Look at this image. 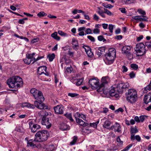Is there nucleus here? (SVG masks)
<instances>
[{"mask_svg":"<svg viewBox=\"0 0 151 151\" xmlns=\"http://www.w3.org/2000/svg\"><path fill=\"white\" fill-rule=\"evenodd\" d=\"M51 36L54 39L58 40H59L60 39V37L58 36L57 32H55L52 33L51 35Z\"/></svg>","mask_w":151,"mask_h":151,"instance_id":"24","label":"nucleus"},{"mask_svg":"<svg viewBox=\"0 0 151 151\" xmlns=\"http://www.w3.org/2000/svg\"><path fill=\"white\" fill-rule=\"evenodd\" d=\"M68 95L69 96H70L72 97H74L78 95V94L75 93H68Z\"/></svg>","mask_w":151,"mask_h":151,"instance_id":"44","label":"nucleus"},{"mask_svg":"<svg viewBox=\"0 0 151 151\" xmlns=\"http://www.w3.org/2000/svg\"><path fill=\"white\" fill-rule=\"evenodd\" d=\"M6 83L10 88H17L21 87L23 85L22 79L18 76H16L8 79Z\"/></svg>","mask_w":151,"mask_h":151,"instance_id":"1","label":"nucleus"},{"mask_svg":"<svg viewBox=\"0 0 151 151\" xmlns=\"http://www.w3.org/2000/svg\"><path fill=\"white\" fill-rule=\"evenodd\" d=\"M122 38V35H116L115 37V39L117 40H120Z\"/></svg>","mask_w":151,"mask_h":151,"instance_id":"59","label":"nucleus"},{"mask_svg":"<svg viewBox=\"0 0 151 151\" xmlns=\"http://www.w3.org/2000/svg\"><path fill=\"white\" fill-rule=\"evenodd\" d=\"M127 56L128 57V58L129 60H131L133 58V55L130 52L128 53L127 54Z\"/></svg>","mask_w":151,"mask_h":151,"instance_id":"50","label":"nucleus"},{"mask_svg":"<svg viewBox=\"0 0 151 151\" xmlns=\"http://www.w3.org/2000/svg\"><path fill=\"white\" fill-rule=\"evenodd\" d=\"M92 33L91 30L90 28H88L86 31V34H90Z\"/></svg>","mask_w":151,"mask_h":151,"instance_id":"54","label":"nucleus"},{"mask_svg":"<svg viewBox=\"0 0 151 151\" xmlns=\"http://www.w3.org/2000/svg\"><path fill=\"white\" fill-rule=\"evenodd\" d=\"M58 33L60 35L63 36H67V34L63 32L62 31H59L58 32Z\"/></svg>","mask_w":151,"mask_h":151,"instance_id":"45","label":"nucleus"},{"mask_svg":"<svg viewBox=\"0 0 151 151\" xmlns=\"http://www.w3.org/2000/svg\"><path fill=\"white\" fill-rule=\"evenodd\" d=\"M83 80V78H81L78 80V81L76 82V85L77 86H79L81 85L82 83Z\"/></svg>","mask_w":151,"mask_h":151,"instance_id":"34","label":"nucleus"},{"mask_svg":"<svg viewBox=\"0 0 151 151\" xmlns=\"http://www.w3.org/2000/svg\"><path fill=\"white\" fill-rule=\"evenodd\" d=\"M32 140H30L28 141L27 143V146L28 147H31L33 148L37 147V146L36 145L33 143L32 141Z\"/></svg>","mask_w":151,"mask_h":151,"instance_id":"26","label":"nucleus"},{"mask_svg":"<svg viewBox=\"0 0 151 151\" xmlns=\"http://www.w3.org/2000/svg\"><path fill=\"white\" fill-rule=\"evenodd\" d=\"M145 46L147 47L149 49H151V42H147L145 43Z\"/></svg>","mask_w":151,"mask_h":151,"instance_id":"46","label":"nucleus"},{"mask_svg":"<svg viewBox=\"0 0 151 151\" xmlns=\"http://www.w3.org/2000/svg\"><path fill=\"white\" fill-rule=\"evenodd\" d=\"M42 103L37 100L34 101V104H35L36 107L40 109H47V106L45 105V104Z\"/></svg>","mask_w":151,"mask_h":151,"instance_id":"12","label":"nucleus"},{"mask_svg":"<svg viewBox=\"0 0 151 151\" xmlns=\"http://www.w3.org/2000/svg\"><path fill=\"white\" fill-rule=\"evenodd\" d=\"M66 70L68 73H70L73 70V68L71 66L70 67H68L67 68Z\"/></svg>","mask_w":151,"mask_h":151,"instance_id":"55","label":"nucleus"},{"mask_svg":"<svg viewBox=\"0 0 151 151\" xmlns=\"http://www.w3.org/2000/svg\"><path fill=\"white\" fill-rule=\"evenodd\" d=\"M105 48L104 47H101L96 50V53L99 57L102 54H104L105 52Z\"/></svg>","mask_w":151,"mask_h":151,"instance_id":"16","label":"nucleus"},{"mask_svg":"<svg viewBox=\"0 0 151 151\" xmlns=\"http://www.w3.org/2000/svg\"><path fill=\"white\" fill-rule=\"evenodd\" d=\"M72 44H78V40L73 38L72 40Z\"/></svg>","mask_w":151,"mask_h":151,"instance_id":"61","label":"nucleus"},{"mask_svg":"<svg viewBox=\"0 0 151 151\" xmlns=\"http://www.w3.org/2000/svg\"><path fill=\"white\" fill-rule=\"evenodd\" d=\"M104 13H105L109 16H111L112 14L111 13L109 10L106 9H104Z\"/></svg>","mask_w":151,"mask_h":151,"instance_id":"49","label":"nucleus"},{"mask_svg":"<svg viewBox=\"0 0 151 151\" xmlns=\"http://www.w3.org/2000/svg\"><path fill=\"white\" fill-rule=\"evenodd\" d=\"M98 39L99 41H103V42H104L106 40L104 38L103 36L102 35H100L98 37Z\"/></svg>","mask_w":151,"mask_h":151,"instance_id":"40","label":"nucleus"},{"mask_svg":"<svg viewBox=\"0 0 151 151\" xmlns=\"http://www.w3.org/2000/svg\"><path fill=\"white\" fill-rule=\"evenodd\" d=\"M65 115L66 117L69 119L71 122H73V119L72 118V115L71 114H65Z\"/></svg>","mask_w":151,"mask_h":151,"instance_id":"38","label":"nucleus"},{"mask_svg":"<svg viewBox=\"0 0 151 151\" xmlns=\"http://www.w3.org/2000/svg\"><path fill=\"white\" fill-rule=\"evenodd\" d=\"M47 67L43 66L39 67L37 69V72L39 75H41L44 73V72H46Z\"/></svg>","mask_w":151,"mask_h":151,"instance_id":"17","label":"nucleus"},{"mask_svg":"<svg viewBox=\"0 0 151 151\" xmlns=\"http://www.w3.org/2000/svg\"><path fill=\"white\" fill-rule=\"evenodd\" d=\"M83 47L84 48L86 54L88 57L92 58L93 57V53L91 51V49L89 47L84 45Z\"/></svg>","mask_w":151,"mask_h":151,"instance_id":"14","label":"nucleus"},{"mask_svg":"<svg viewBox=\"0 0 151 151\" xmlns=\"http://www.w3.org/2000/svg\"><path fill=\"white\" fill-rule=\"evenodd\" d=\"M55 113L57 114H62L63 113V107L62 105H58L54 107Z\"/></svg>","mask_w":151,"mask_h":151,"instance_id":"13","label":"nucleus"},{"mask_svg":"<svg viewBox=\"0 0 151 151\" xmlns=\"http://www.w3.org/2000/svg\"><path fill=\"white\" fill-rule=\"evenodd\" d=\"M106 59L109 64L112 63L116 57V50L115 49H111L109 50L108 53L105 55Z\"/></svg>","mask_w":151,"mask_h":151,"instance_id":"6","label":"nucleus"},{"mask_svg":"<svg viewBox=\"0 0 151 151\" xmlns=\"http://www.w3.org/2000/svg\"><path fill=\"white\" fill-rule=\"evenodd\" d=\"M39 40V38L38 37H37L36 38H35L33 39L32 41L31 42L32 43H34L36 42H38Z\"/></svg>","mask_w":151,"mask_h":151,"instance_id":"58","label":"nucleus"},{"mask_svg":"<svg viewBox=\"0 0 151 151\" xmlns=\"http://www.w3.org/2000/svg\"><path fill=\"white\" fill-rule=\"evenodd\" d=\"M138 132V130L136 128H133L131 129L130 133L131 134V139L134 140V134Z\"/></svg>","mask_w":151,"mask_h":151,"instance_id":"19","label":"nucleus"},{"mask_svg":"<svg viewBox=\"0 0 151 151\" xmlns=\"http://www.w3.org/2000/svg\"><path fill=\"white\" fill-rule=\"evenodd\" d=\"M77 139V137L74 136L73 141L70 142V144L71 145H74L76 142Z\"/></svg>","mask_w":151,"mask_h":151,"instance_id":"43","label":"nucleus"},{"mask_svg":"<svg viewBox=\"0 0 151 151\" xmlns=\"http://www.w3.org/2000/svg\"><path fill=\"white\" fill-rule=\"evenodd\" d=\"M47 15V14L42 11L40 12L37 14V15L40 17H42L44 16H46Z\"/></svg>","mask_w":151,"mask_h":151,"instance_id":"36","label":"nucleus"},{"mask_svg":"<svg viewBox=\"0 0 151 151\" xmlns=\"http://www.w3.org/2000/svg\"><path fill=\"white\" fill-rule=\"evenodd\" d=\"M135 74L133 71H132L129 74L130 77L131 78H133L135 77Z\"/></svg>","mask_w":151,"mask_h":151,"instance_id":"57","label":"nucleus"},{"mask_svg":"<svg viewBox=\"0 0 151 151\" xmlns=\"http://www.w3.org/2000/svg\"><path fill=\"white\" fill-rule=\"evenodd\" d=\"M140 120L142 122L144 120L147 118V116L146 115H142L140 116Z\"/></svg>","mask_w":151,"mask_h":151,"instance_id":"42","label":"nucleus"},{"mask_svg":"<svg viewBox=\"0 0 151 151\" xmlns=\"http://www.w3.org/2000/svg\"><path fill=\"white\" fill-rule=\"evenodd\" d=\"M144 89V91L146 93L148 90L150 91L151 90V81H150V83Z\"/></svg>","mask_w":151,"mask_h":151,"instance_id":"32","label":"nucleus"},{"mask_svg":"<svg viewBox=\"0 0 151 151\" xmlns=\"http://www.w3.org/2000/svg\"><path fill=\"white\" fill-rule=\"evenodd\" d=\"M45 148L46 151H53L55 149V147L53 145H46Z\"/></svg>","mask_w":151,"mask_h":151,"instance_id":"23","label":"nucleus"},{"mask_svg":"<svg viewBox=\"0 0 151 151\" xmlns=\"http://www.w3.org/2000/svg\"><path fill=\"white\" fill-rule=\"evenodd\" d=\"M110 122L108 120H106L104 122L103 125V127L104 128L109 129V128L108 127L110 126Z\"/></svg>","mask_w":151,"mask_h":151,"instance_id":"25","label":"nucleus"},{"mask_svg":"<svg viewBox=\"0 0 151 151\" xmlns=\"http://www.w3.org/2000/svg\"><path fill=\"white\" fill-rule=\"evenodd\" d=\"M88 83L92 88H96L98 87L99 88V83L97 79H91L89 80Z\"/></svg>","mask_w":151,"mask_h":151,"instance_id":"9","label":"nucleus"},{"mask_svg":"<svg viewBox=\"0 0 151 151\" xmlns=\"http://www.w3.org/2000/svg\"><path fill=\"white\" fill-rule=\"evenodd\" d=\"M114 26L112 24H110L109 25V30L110 32L111 33L113 32V29Z\"/></svg>","mask_w":151,"mask_h":151,"instance_id":"52","label":"nucleus"},{"mask_svg":"<svg viewBox=\"0 0 151 151\" xmlns=\"http://www.w3.org/2000/svg\"><path fill=\"white\" fill-rule=\"evenodd\" d=\"M129 86V85L128 83H119L116 87V90H117L118 94L122 93L124 90L126 88H128Z\"/></svg>","mask_w":151,"mask_h":151,"instance_id":"7","label":"nucleus"},{"mask_svg":"<svg viewBox=\"0 0 151 151\" xmlns=\"http://www.w3.org/2000/svg\"><path fill=\"white\" fill-rule=\"evenodd\" d=\"M131 68L134 70H136L138 68V66L136 64L133 63L130 65Z\"/></svg>","mask_w":151,"mask_h":151,"instance_id":"39","label":"nucleus"},{"mask_svg":"<svg viewBox=\"0 0 151 151\" xmlns=\"http://www.w3.org/2000/svg\"><path fill=\"white\" fill-rule=\"evenodd\" d=\"M47 58H48L50 61H52L55 58V55L54 53L49 55L47 56Z\"/></svg>","mask_w":151,"mask_h":151,"instance_id":"28","label":"nucleus"},{"mask_svg":"<svg viewBox=\"0 0 151 151\" xmlns=\"http://www.w3.org/2000/svg\"><path fill=\"white\" fill-rule=\"evenodd\" d=\"M87 38L92 42H94L95 41V39L94 37L91 36H88Z\"/></svg>","mask_w":151,"mask_h":151,"instance_id":"47","label":"nucleus"},{"mask_svg":"<svg viewBox=\"0 0 151 151\" xmlns=\"http://www.w3.org/2000/svg\"><path fill=\"white\" fill-rule=\"evenodd\" d=\"M127 101L131 103L135 102L137 99V94L136 91L132 89L128 90V92L126 93Z\"/></svg>","mask_w":151,"mask_h":151,"instance_id":"3","label":"nucleus"},{"mask_svg":"<svg viewBox=\"0 0 151 151\" xmlns=\"http://www.w3.org/2000/svg\"><path fill=\"white\" fill-rule=\"evenodd\" d=\"M109 81L110 79L108 76L103 77L101 80V83L99 85V88L97 89L98 91H101V88L106 86Z\"/></svg>","mask_w":151,"mask_h":151,"instance_id":"8","label":"nucleus"},{"mask_svg":"<svg viewBox=\"0 0 151 151\" xmlns=\"http://www.w3.org/2000/svg\"><path fill=\"white\" fill-rule=\"evenodd\" d=\"M74 116H76V117H77L81 118L83 119L84 120V118H86V116L85 115H83L82 114H80L79 112H77L74 115Z\"/></svg>","mask_w":151,"mask_h":151,"instance_id":"27","label":"nucleus"},{"mask_svg":"<svg viewBox=\"0 0 151 151\" xmlns=\"http://www.w3.org/2000/svg\"><path fill=\"white\" fill-rule=\"evenodd\" d=\"M143 100L145 103L146 104H147L148 103L151 102V94L149 93L147 95H145Z\"/></svg>","mask_w":151,"mask_h":151,"instance_id":"22","label":"nucleus"},{"mask_svg":"<svg viewBox=\"0 0 151 151\" xmlns=\"http://www.w3.org/2000/svg\"><path fill=\"white\" fill-rule=\"evenodd\" d=\"M26 57L29 59H31L34 61L32 62V63H33L35 62V58L34 57H32V56L30 54H27L26 55Z\"/></svg>","mask_w":151,"mask_h":151,"instance_id":"30","label":"nucleus"},{"mask_svg":"<svg viewBox=\"0 0 151 151\" xmlns=\"http://www.w3.org/2000/svg\"><path fill=\"white\" fill-rule=\"evenodd\" d=\"M119 111H120L121 112H123V109L122 108H119L117 110H115L114 111V112L117 114L118 112H119Z\"/></svg>","mask_w":151,"mask_h":151,"instance_id":"60","label":"nucleus"},{"mask_svg":"<svg viewBox=\"0 0 151 151\" xmlns=\"http://www.w3.org/2000/svg\"><path fill=\"white\" fill-rule=\"evenodd\" d=\"M36 138L34 141L42 142L46 140L49 136V133L46 130H42L38 132L35 134Z\"/></svg>","mask_w":151,"mask_h":151,"instance_id":"2","label":"nucleus"},{"mask_svg":"<svg viewBox=\"0 0 151 151\" xmlns=\"http://www.w3.org/2000/svg\"><path fill=\"white\" fill-rule=\"evenodd\" d=\"M60 128L62 131H65L69 130L70 127L66 124L62 123L60 125Z\"/></svg>","mask_w":151,"mask_h":151,"instance_id":"20","label":"nucleus"},{"mask_svg":"<svg viewBox=\"0 0 151 151\" xmlns=\"http://www.w3.org/2000/svg\"><path fill=\"white\" fill-rule=\"evenodd\" d=\"M48 118L44 116L42 118L41 123L42 125L46 126L47 128H49L51 126V123Z\"/></svg>","mask_w":151,"mask_h":151,"instance_id":"11","label":"nucleus"},{"mask_svg":"<svg viewBox=\"0 0 151 151\" xmlns=\"http://www.w3.org/2000/svg\"><path fill=\"white\" fill-rule=\"evenodd\" d=\"M135 139L138 142H140L141 140V138L139 135H136L134 136V140Z\"/></svg>","mask_w":151,"mask_h":151,"instance_id":"53","label":"nucleus"},{"mask_svg":"<svg viewBox=\"0 0 151 151\" xmlns=\"http://www.w3.org/2000/svg\"><path fill=\"white\" fill-rule=\"evenodd\" d=\"M24 63L27 64H29L32 61L34 60L30 59L29 58L26 57V58L23 60Z\"/></svg>","mask_w":151,"mask_h":151,"instance_id":"31","label":"nucleus"},{"mask_svg":"<svg viewBox=\"0 0 151 151\" xmlns=\"http://www.w3.org/2000/svg\"><path fill=\"white\" fill-rule=\"evenodd\" d=\"M137 12L139 14L142 15V16H145L146 14L145 12L141 9H138Z\"/></svg>","mask_w":151,"mask_h":151,"instance_id":"35","label":"nucleus"},{"mask_svg":"<svg viewBox=\"0 0 151 151\" xmlns=\"http://www.w3.org/2000/svg\"><path fill=\"white\" fill-rule=\"evenodd\" d=\"M104 87H103L102 88H101V91H103V93L105 94H107L109 93V89H105Z\"/></svg>","mask_w":151,"mask_h":151,"instance_id":"37","label":"nucleus"},{"mask_svg":"<svg viewBox=\"0 0 151 151\" xmlns=\"http://www.w3.org/2000/svg\"><path fill=\"white\" fill-rule=\"evenodd\" d=\"M93 32L95 34H98L100 32V30L98 29H95L93 30Z\"/></svg>","mask_w":151,"mask_h":151,"instance_id":"63","label":"nucleus"},{"mask_svg":"<svg viewBox=\"0 0 151 151\" xmlns=\"http://www.w3.org/2000/svg\"><path fill=\"white\" fill-rule=\"evenodd\" d=\"M116 124V130H115V131L117 132H120L121 130H120V129L121 128L120 125V124L116 122L115 123Z\"/></svg>","mask_w":151,"mask_h":151,"instance_id":"33","label":"nucleus"},{"mask_svg":"<svg viewBox=\"0 0 151 151\" xmlns=\"http://www.w3.org/2000/svg\"><path fill=\"white\" fill-rule=\"evenodd\" d=\"M122 70L123 72H126L127 71L128 69L126 66L123 65L122 67Z\"/></svg>","mask_w":151,"mask_h":151,"instance_id":"56","label":"nucleus"},{"mask_svg":"<svg viewBox=\"0 0 151 151\" xmlns=\"http://www.w3.org/2000/svg\"><path fill=\"white\" fill-rule=\"evenodd\" d=\"M145 45L142 42L137 43L134 50L136 55L138 56L143 55L146 52Z\"/></svg>","mask_w":151,"mask_h":151,"instance_id":"5","label":"nucleus"},{"mask_svg":"<svg viewBox=\"0 0 151 151\" xmlns=\"http://www.w3.org/2000/svg\"><path fill=\"white\" fill-rule=\"evenodd\" d=\"M30 92L36 100H37L41 102H42L44 101V98L41 91L35 88H33L30 90Z\"/></svg>","mask_w":151,"mask_h":151,"instance_id":"4","label":"nucleus"},{"mask_svg":"<svg viewBox=\"0 0 151 151\" xmlns=\"http://www.w3.org/2000/svg\"><path fill=\"white\" fill-rule=\"evenodd\" d=\"M93 19L94 20L97 21L99 20V17L96 14H95L94 15Z\"/></svg>","mask_w":151,"mask_h":151,"instance_id":"64","label":"nucleus"},{"mask_svg":"<svg viewBox=\"0 0 151 151\" xmlns=\"http://www.w3.org/2000/svg\"><path fill=\"white\" fill-rule=\"evenodd\" d=\"M99 121H98L96 122L93 123H90V126L91 127H96L97 124L99 123Z\"/></svg>","mask_w":151,"mask_h":151,"instance_id":"41","label":"nucleus"},{"mask_svg":"<svg viewBox=\"0 0 151 151\" xmlns=\"http://www.w3.org/2000/svg\"><path fill=\"white\" fill-rule=\"evenodd\" d=\"M29 128L32 132L34 133L41 128L40 126L37 124L34 123L32 121L29 123Z\"/></svg>","mask_w":151,"mask_h":151,"instance_id":"10","label":"nucleus"},{"mask_svg":"<svg viewBox=\"0 0 151 151\" xmlns=\"http://www.w3.org/2000/svg\"><path fill=\"white\" fill-rule=\"evenodd\" d=\"M109 93L111 96H114L116 98L119 97V95L117 92V90H116V88H114L113 89L109 90Z\"/></svg>","mask_w":151,"mask_h":151,"instance_id":"18","label":"nucleus"},{"mask_svg":"<svg viewBox=\"0 0 151 151\" xmlns=\"http://www.w3.org/2000/svg\"><path fill=\"white\" fill-rule=\"evenodd\" d=\"M119 10L122 13H125L126 12V9L125 8H121L119 9Z\"/></svg>","mask_w":151,"mask_h":151,"instance_id":"62","label":"nucleus"},{"mask_svg":"<svg viewBox=\"0 0 151 151\" xmlns=\"http://www.w3.org/2000/svg\"><path fill=\"white\" fill-rule=\"evenodd\" d=\"M73 45V49L75 50H77L78 49L79 47V45L78 44H72Z\"/></svg>","mask_w":151,"mask_h":151,"instance_id":"48","label":"nucleus"},{"mask_svg":"<svg viewBox=\"0 0 151 151\" xmlns=\"http://www.w3.org/2000/svg\"><path fill=\"white\" fill-rule=\"evenodd\" d=\"M131 48L129 46H123L122 49V52L123 54H127L130 52Z\"/></svg>","mask_w":151,"mask_h":151,"instance_id":"21","label":"nucleus"},{"mask_svg":"<svg viewBox=\"0 0 151 151\" xmlns=\"http://www.w3.org/2000/svg\"><path fill=\"white\" fill-rule=\"evenodd\" d=\"M24 106L28 108L34 109L35 107V104H31L30 103H26Z\"/></svg>","mask_w":151,"mask_h":151,"instance_id":"29","label":"nucleus"},{"mask_svg":"<svg viewBox=\"0 0 151 151\" xmlns=\"http://www.w3.org/2000/svg\"><path fill=\"white\" fill-rule=\"evenodd\" d=\"M133 19L137 21L147 22L148 18L145 16H133Z\"/></svg>","mask_w":151,"mask_h":151,"instance_id":"15","label":"nucleus"},{"mask_svg":"<svg viewBox=\"0 0 151 151\" xmlns=\"http://www.w3.org/2000/svg\"><path fill=\"white\" fill-rule=\"evenodd\" d=\"M79 125L81 126H87L88 124L86 123H85V122H83L82 120L80 122L79 124Z\"/></svg>","mask_w":151,"mask_h":151,"instance_id":"51","label":"nucleus"}]
</instances>
